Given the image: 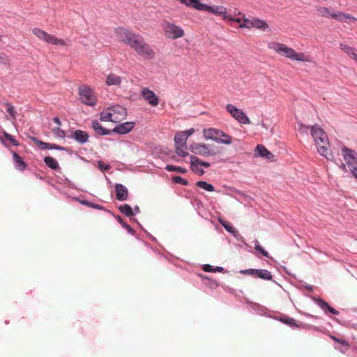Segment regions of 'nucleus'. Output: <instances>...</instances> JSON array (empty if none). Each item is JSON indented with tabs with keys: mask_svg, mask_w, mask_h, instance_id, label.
Instances as JSON below:
<instances>
[{
	"mask_svg": "<svg viewBox=\"0 0 357 357\" xmlns=\"http://www.w3.org/2000/svg\"><path fill=\"white\" fill-rule=\"evenodd\" d=\"M115 34L120 42L129 46L142 58L153 59L155 57V52L139 34L123 27L116 28Z\"/></svg>",
	"mask_w": 357,
	"mask_h": 357,
	"instance_id": "1",
	"label": "nucleus"
},
{
	"mask_svg": "<svg viewBox=\"0 0 357 357\" xmlns=\"http://www.w3.org/2000/svg\"><path fill=\"white\" fill-rule=\"evenodd\" d=\"M310 132L319 154L327 160H332L333 155L331 150L328 135L324 129L318 124H315L310 127Z\"/></svg>",
	"mask_w": 357,
	"mask_h": 357,
	"instance_id": "2",
	"label": "nucleus"
},
{
	"mask_svg": "<svg viewBox=\"0 0 357 357\" xmlns=\"http://www.w3.org/2000/svg\"><path fill=\"white\" fill-rule=\"evenodd\" d=\"M268 47L278 53L279 55L283 56L291 61L302 62L311 61V58L309 55L303 52H297L293 48L289 47L283 43L271 42L268 44Z\"/></svg>",
	"mask_w": 357,
	"mask_h": 357,
	"instance_id": "3",
	"label": "nucleus"
},
{
	"mask_svg": "<svg viewBox=\"0 0 357 357\" xmlns=\"http://www.w3.org/2000/svg\"><path fill=\"white\" fill-rule=\"evenodd\" d=\"M79 100L88 106H95L98 98L94 90L87 85H81L78 88Z\"/></svg>",
	"mask_w": 357,
	"mask_h": 357,
	"instance_id": "4",
	"label": "nucleus"
},
{
	"mask_svg": "<svg viewBox=\"0 0 357 357\" xmlns=\"http://www.w3.org/2000/svg\"><path fill=\"white\" fill-rule=\"evenodd\" d=\"M243 22L239 24V28L243 29H251L255 28L262 31H266L269 29L268 23L263 20L252 17L248 18L245 15H243Z\"/></svg>",
	"mask_w": 357,
	"mask_h": 357,
	"instance_id": "5",
	"label": "nucleus"
},
{
	"mask_svg": "<svg viewBox=\"0 0 357 357\" xmlns=\"http://www.w3.org/2000/svg\"><path fill=\"white\" fill-rule=\"evenodd\" d=\"M32 32L38 39L43 40L49 44L61 46L66 45V43L64 41V40L58 38L54 35H50L40 29L34 28L33 29Z\"/></svg>",
	"mask_w": 357,
	"mask_h": 357,
	"instance_id": "6",
	"label": "nucleus"
},
{
	"mask_svg": "<svg viewBox=\"0 0 357 357\" xmlns=\"http://www.w3.org/2000/svg\"><path fill=\"white\" fill-rule=\"evenodd\" d=\"M163 31L165 35L171 39H177L184 36V30L178 26L169 22H165L163 24Z\"/></svg>",
	"mask_w": 357,
	"mask_h": 357,
	"instance_id": "7",
	"label": "nucleus"
},
{
	"mask_svg": "<svg viewBox=\"0 0 357 357\" xmlns=\"http://www.w3.org/2000/svg\"><path fill=\"white\" fill-rule=\"evenodd\" d=\"M226 110L231 114V116L236 121L243 124H250L251 121L245 113L237 108L236 106L228 104L226 106Z\"/></svg>",
	"mask_w": 357,
	"mask_h": 357,
	"instance_id": "8",
	"label": "nucleus"
},
{
	"mask_svg": "<svg viewBox=\"0 0 357 357\" xmlns=\"http://www.w3.org/2000/svg\"><path fill=\"white\" fill-rule=\"evenodd\" d=\"M190 150L195 154L201 155L204 157L213 156L216 154L213 149L204 143H194L190 145Z\"/></svg>",
	"mask_w": 357,
	"mask_h": 357,
	"instance_id": "9",
	"label": "nucleus"
},
{
	"mask_svg": "<svg viewBox=\"0 0 357 357\" xmlns=\"http://www.w3.org/2000/svg\"><path fill=\"white\" fill-rule=\"evenodd\" d=\"M141 96L153 107H156L159 104V98L155 93L149 88H143L141 91Z\"/></svg>",
	"mask_w": 357,
	"mask_h": 357,
	"instance_id": "10",
	"label": "nucleus"
},
{
	"mask_svg": "<svg viewBox=\"0 0 357 357\" xmlns=\"http://www.w3.org/2000/svg\"><path fill=\"white\" fill-rule=\"evenodd\" d=\"M342 151L349 168L357 165V153L356 151L347 147H344Z\"/></svg>",
	"mask_w": 357,
	"mask_h": 357,
	"instance_id": "11",
	"label": "nucleus"
},
{
	"mask_svg": "<svg viewBox=\"0 0 357 357\" xmlns=\"http://www.w3.org/2000/svg\"><path fill=\"white\" fill-rule=\"evenodd\" d=\"M204 11L212 13L216 16H221L225 20V17L227 16V8L223 6H208L206 5Z\"/></svg>",
	"mask_w": 357,
	"mask_h": 357,
	"instance_id": "12",
	"label": "nucleus"
},
{
	"mask_svg": "<svg viewBox=\"0 0 357 357\" xmlns=\"http://www.w3.org/2000/svg\"><path fill=\"white\" fill-rule=\"evenodd\" d=\"M114 123H118L122 121L126 116L127 112L126 108L120 105L111 107Z\"/></svg>",
	"mask_w": 357,
	"mask_h": 357,
	"instance_id": "13",
	"label": "nucleus"
},
{
	"mask_svg": "<svg viewBox=\"0 0 357 357\" xmlns=\"http://www.w3.org/2000/svg\"><path fill=\"white\" fill-rule=\"evenodd\" d=\"M134 126V122H125L116 126L112 130V132H116L121 135L126 134L133 129Z\"/></svg>",
	"mask_w": 357,
	"mask_h": 357,
	"instance_id": "14",
	"label": "nucleus"
},
{
	"mask_svg": "<svg viewBox=\"0 0 357 357\" xmlns=\"http://www.w3.org/2000/svg\"><path fill=\"white\" fill-rule=\"evenodd\" d=\"M220 132V130L211 128L204 129L203 135L206 139H211L216 142H219Z\"/></svg>",
	"mask_w": 357,
	"mask_h": 357,
	"instance_id": "15",
	"label": "nucleus"
},
{
	"mask_svg": "<svg viewBox=\"0 0 357 357\" xmlns=\"http://www.w3.org/2000/svg\"><path fill=\"white\" fill-rule=\"evenodd\" d=\"M182 4L188 7L193 8L198 10L204 11L206 4L202 3L199 0H178Z\"/></svg>",
	"mask_w": 357,
	"mask_h": 357,
	"instance_id": "16",
	"label": "nucleus"
},
{
	"mask_svg": "<svg viewBox=\"0 0 357 357\" xmlns=\"http://www.w3.org/2000/svg\"><path fill=\"white\" fill-rule=\"evenodd\" d=\"M116 197L119 201H124L128 198L127 188L122 184H116L115 187Z\"/></svg>",
	"mask_w": 357,
	"mask_h": 357,
	"instance_id": "17",
	"label": "nucleus"
},
{
	"mask_svg": "<svg viewBox=\"0 0 357 357\" xmlns=\"http://www.w3.org/2000/svg\"><path fill=\"white\" fill-rule=\"evenodd\" d=\"M2 134L5 139H3V137L1 136H0V141L5 146L9 147L8 142L12 144L13 146H19V144H20L19 142L17 140H16L15 138L13 135L8 134L6 131H3Z\"/></svg>",
	"mask_w": 357,
	"mask_h": 357,
	"instance_id": "18",
	"label": "nucleus"
},
{
	"mask_svg": "<svg viewBox=\"0 0 357 357\" xmlns=\"http://www.w3.org/2000/svg\"><path fill=\"white\" fill-rule=\"evenodd\" d=\"M190 168L192 171L199 176L204 175L205 172L201 168V166L198 164V162H199V158H198L196 156L192 155L190 157Z\"/></svg>",
	"mask_w": 357,
	"mask_h": 357,
	"instance_id": "19",
	"label": "nucleus"
},
{
	"mask_svg": "<svg viewBox=\"0 0 357 357\" xmlns=\"http://www.w3.org/2000/svg\"><path fill=\"white\" fill-rule=\"evenodd\" d=\"M93 130L100 135H107L112 133V130H107L102 126V125L96 120H93L91 123Z\"/></svg>",
	"mask_w": 357,
	"mask_h": 357,
	"instance_id": "20",
	"label": "nucleus"
},
{
	"mask_svg": "<svg viewBox=\"0 0 357 357\" xmlns=\"http://www.w3.org/2000/svg\"><path fill=\"white\" fill-rule=\"evenodd\" d=\"M122 78L115 73L109 74L105 81V84L107 86H120Z\"/></svg>",
	"mask_w": 357,
	"mask_h": 357,
	"instance_id": "21",
	"label": "nucleus"
},
{
	"mask_svg": "<svg viewBox=\"0 0 357 357\" xmlns=\"http://www.w3.org/2000/svg\"><path fill=\"white\" fill-rule=\"evenodd\" d=\"M256 153L261 157L266 158L269 160H274V155L271 153L264 146L257 145L256 148Z\"/></svg>",
	"mask_w": 357,
	"mask_h": 357,
	"instance_id": "22",
	"label": "nucleus"
},
{
	"mask_svg": "<svg viewBox=\"0 0 357 357\" xmlns=\"http://www.w3.org/2000/svg\"><path fill=\"white\" fill-rule=\"evenodd\" d=\"M316 303L326 312H328L333 314H338L339 312L330 306L328 303L324 301V300L321 298H315L314 299Z\"/></svg>",
	"mask_w": 357,
	"mask_h": 357,
	"instance_id": "23",
	"label": "nucleus"
},
{
	"mask_svg": "<svg viewBox=\"0 0 357 357\" xmlns=\"http://www.w3.org/2000/svg\"><path fill=\"white\" fill-rule=\"evenodd\" d=\"M89 135L86 132L77 130L73 132V137L79 143L84 144L89 140Z\"/></svg>",
	"mask_w": 357,
	"mask_h": 357,
	"instance_id": "24",
	"label": "nucleus"
},
{
	"mask_svg": "<svg viewBox=\"0 0 357 357\" xmlns=\"http://www.w3.org/2000/svg\"><path fill=\"white\" fill-rule=\"evenodd\" d=\"M13 160L17 169L23 171L26 168V163L22 158L15 152L13 153Z\"/></svg>",
	"mask_w": 357,
	"mask_h": 357,
	"instance_id": "25",
	"label": "nucleus"
},
{
	"mask_svg": "<svg viewBox=\"0 0 357 357\" xmlns=\"http://www.w3.org/2000/svg\"><path fill=\"white\" fill-rule=\"evenodd\" d=\"M101 121H111L114 123L113 115L111 107L104 109L100 114Z\"/></svg>",
	"mask_w": 357,
	"mask_h": 357,
	"instance_id": "26",
	"label": "nucleus"
},
{
	"mask_svg": "<svg viewBox=\"0 0 357 357\" xmlns=\"http://www.w3.org/2000/svg\"><path fill=\"white\" fill-rule=\"evenodd\" d=\"M255 273V276L261 279L266 280H271L273 279V275L271 273L267 270L257 269Z\"/></svg>",
	"mask_w": 357,
	"mask_h": 357,
	"instance_id": "27",
	"label": "nucleus"
},
{
	"mask_svg": "<svg viewBox=\"0 0 357 357\" xmlns=\"http://www.w3.org/2000/svg\"><path fill=\"white\" fill-rule=\"evenodd\" d=\"M187 139L188 138L184 132H178L174 137L175 145H186Z\"/></svg>",
	"mask_w": 357,
	"mask_h": 357,
	"instance_id": "28",
	"label": "nucleus"
},
{
	"mask_svg": "<svg viewBox=\"0 0 357 357\" xmlns=\"http://www.w3.org/2000/svg\"><path fill=\"white\" fill-rule=\"evenodd\" d=\"M344 17L345 18V22L349 20L351 22H357V18L351 16V15L349 14H347V13H342V12H340L338 13H333L331 15V17L333 18V19H335V20H342L341 17Z\"/></svg>",
	"mask_w": 357,
	"mask_h": 357,
	"instance_id": "29",
	"label": "nucleus"
},
{
	"mask_svg": "<svg viewBox=\"0 0 357 357\" xmlns=\"http://www.w3.org/2000/svg\"><path fill=\"white\" fill-rule=\"evenodd\" d=\"M45 165L52 169H56L59 168L58 162L51 156H46L44 158Z\"/></svg>",
	"mask_w": 357,
	"mask_h": 357,
	"instance_id": "30",
	"label": "nucleus"
},
{
	"mask_svg": "<svg viewBox=\"0 0 357 357\" xmlns=\"http://www.w3.org/2000/svg\"><path fill=\"white\" fill-rule=\"evenodd\" d=\"M119 209L128 217H131L134 215L131 206L127 204L120 206Z\"/></svg>",
	"mask_w": 357,
	"mask_h": 357,
	"instance_id": "31",
	"label": "nucleus"
},
{
	"mask_svg": "<svg viewBox=\"0 0 357 357\" xmlns=\"http://www.w3.org/2000/svg\"><path fill=\"white\" fill-rule=\"evenodd\" d=\"M218 143L231 144L232 143V137L221 130L220 134V141Z\"/></svg>",
	"mask_w": 357,
	"mask_h": 357,
	"instance_id": "32",
	"label": "nucleus"
},
{
	"mask_svg": "<svg viewBox=\"0 0 357 357\" xmlns=\"http://www.w3.org/2000/svg\"><path fill=\"white\" fill-rule=\"evenodd\" d=\"M234 15L243 16V14L241 12L236 13V11H234ZM225 20H228L229 22H237V23H240V24H242L241 22H243V17H234L231 15H227V17H225Z\"/></svg>",
	"mask_w": 357,
	"mask_h": 357,
	"instance_id": "33",
	"label": "nucleus"
},
{
	"mask_svg": "<svg viewBox=\"0 0 357 357\" xmlns=\"http://www.w3.org/2000/svg\"><path fill=\"white\" fill-rule=\"evenodd\" d=\"M196 185L198 187H199L206 191H208V192H213L215 190L214 187L211 184L208 183L206 181H197Z\"/></svg>",
	"mask_w": 357,
	"mask_h": 357,
	"instance_id": "34",
	"label": "nucleus"
},
{
	"mask_svg": "<svg viewBox=\"0 0 357 357\" xmlns=\"http://www.w3.org/2000/svg\"><path fill=\"white\" fill-rule=\"evenodd\" d=\"M340 48L349 57L350 56H351V54H353L354 52L356 50L354 47H350L344 43H340Z\"/></svg>",
	"mask_w": 357,
	"mask_h": 357,
	"instance_id": "35",
	"label": "nucleus"
},
{
	"mask_svg": "<svg viewBox=\"0 0 357 357\" xmlns=\"http://www.w3.org/2000/svg\"><path fill=\"white\" fill-rule=\"evenodd\" d=\"M176 146V153L177 155L181 157H185L188 153L187 152V146L186 145H175Z\"/></svg>",
	"mask_w": 357,
	"mask_h": 357,
	"instance_id": "36",
	"label": "nucleus"
},
{
	"mask_svg": "<svg viewBox=\"0 0 357 357\" xmlns=\"http://www.w3.org/2000/svg\"><path fill=\"white\" fill-rule=\"evenodd\" d=\"M165 169L168 172H179V173H182V174H185V173L187 172L186 169L183 168L181 167H177V166L172 165H167Z\"/></svg>",
	"mask_w": 357,
	"mask_h": 357,
	"instance_id": "37",
	"label": "nucleus"
},
{
	"mask_svg": "<svg viewBox=\"0 0 357 357\" xmlns=\"http://www.w3.org/2000/svg\"><path fill=\"white\" fill-rule=\"evenodd\" d=\"M33 141L42 149H50L51 144L42 142L33 137Z\"/></svg>",
	"mask_w": 357,
	"mask_h": 357,
	"instance_id": "38",
	"label": "nucleus"
},
{
	"mask_svg": "<svg viewBox=\"0 0 357 357\" xmlns=\"http://www.w3.org/2000/svg\"><path fill=\"white\" fill-rule=\"evenodd\" d=\"M310 127L311 126H308L302 123H299L298 130L302 135H307L308 134V130H310Z\"/></svg>",
	"mask_w": 357,
	"mask_h": 357,
	"instance_id": "39",
	"label": "nucleus"
},
{
	"mask_svg": "<svg viewBox=\"0 0 357 357\" xmlns=\"http://www.w3.org/2000/svg\"><path fill=\"white\" fill-rule=\"evenodd\" d=\"M255 248L256 250H257L258 252H261L263 256L266 257H269V254L268 252L265 250L259 243L258 241L256 240L255 241Z\"/></svg>",
	"mask_w": 357,
	"mask_h": 357,
	"instance_id": "40",
	"label": "nucleus"
},
{
	"mask_svg": "<svg viewBox=\"0 0 357 357\" xmlns=\"http://www.w3.org/2000/svg\"><path fill=\"white\" fill-rule=\"evenodd\" d=\"M317 9L318 13L321 16L328 17L329 15L331 16V15H332V14L330 13V11H329L328 8H327L326 7L320 6V7H317Z\"/></svg>",
	"mask_w": 357,
	"mask_h": 357,
	"instance_id": "41",
	"label": "nucleus"
},
{
	"mask_svg": "<svg viewBox=\"0 0 357 357\" xmlns=\"http://www.w3.org/2000/svg\"><path fill=\"white\" fill-rule=\"evenodd\" d=\"M117 220L119 221V222L124 227L127 229V231L130 233V234H133L134 233V230L130 226L128 225V224H126V222H123V220H122V218L120 217V216H117L116 218Z\"/></svg>",
	"mask_w": 357,
	"mask_h": 357,
	"instance_id": "42",
	"label": "nucleus"
},
{
	"mask_svg": "<svg viewBox=\"0 0 357 357\" xmlns=\"http://www.w3.org/2000/svg\"><path fill=\"white\" fill-rule=\"evenodd\" d=\"M52 132L60 138H64L66 136L65 132L61 129L60 126H57L52 129Z\"/></svg>",
	"mask_w": 357,
	"mask_h": 357,
	"instance_id": "43",
	"label": "nucleus"
},
{
	"mask_svg": "<svg viewBox=\"0 0 357 357\" xmlns=\"http://www.w3.org/2000/svg\"><path fill=\"white\" fill-rule=\"evenodd\" d=\"M10 59L5 54H0V64L9 65Z\"/></svg>",
	"mask_w": 357,
	"mask_h": 357,
	"instance_id": "44",
	"label": "nucleus"
},
{
	"mask_svg": "<svg viewBox=\"0 0 357 357\" xmlns=\"http://www.w3.org/2000/svg\"><path fill=\"white\" fill-rule=\"evenodd\" d=\"M173 181L176 183H180L183 185H188V181L184 178H183L180 176H175L172 178Z\"/></svg>",
	"mask_w": 357,
	"mask_h": 357,
	"instance_id": "45",
	"label": "nucleus"
},
{
	"mask_svg": "<svg viewBox=\"0 0 357 357\" xmlns=\"http://www.w3.org/2000/svg\"><path fill=\"white\" fill-rule=\"evenodd\" d=\"M6 106H7V112L10 114L12 119L15 120L16 112L15 111V108L8 103L6 104Z\"/></svg>",
	"mask_w": 357,
	"mask_h": 357,
	"instance_id": "46",
	"label": "nucleus"
},
{
	"mask_svg": "<svg viewBox=\"0 0 357 357\" xmlns=\"http://www.w3.org/2000/svg\"><path fill=\"white\" fill-rule=\"evenodd\" d=\"M282 321L290 326H296L298 328L299 327V326L296 323V320L294 319L286 318V319H282Z\"/></svg>",
	"mask_w": 357,
	"mask_h": 357,
	"instance_id": "47",
	"label": "nucleus"
},
{
	"mask_svg": "<svg viewBox=\"0 0 357 357\" xmlns=\"http://www.w3.org/2000/svg\"><path fill=\"white\" fill-rule=\"evenodd\" d=\"M256 271H257V269H254V268L241 270V271H240V273H241L243 275H250L255 276Z\"/></svg>",
	"mask_w": 357,
	"mask_h": 357,
	"instance_id": "48",
	"label": "nucleus"
},
{
	"mask_svg": "<svg viewBox=\"0 0 357 357\" xmlns=\"http://www.w3.org/2000/svg\"><path fill=\"white\" fill-rule=\"evenodd\" d=\"M81 203L82 204H84V205H86L88 206H90L91 208H98V209H101L102 207L98 204H92L88 201H82Z\"/></svg>",
	"mask_w": 357,
	"mask_h": 357,
	"instance_id": "49",
	"label": "nucleus"
},
{
	"mask_svg": "<svg viewBox=\"0 0 357 357\" xmlns=\"http://www.w3.org/2000/svg\"><path fill=\"white\" fill-rule=\"evenodd\" d=\"M98 167L100 169H101L102 171H107L109 169V165H107V164H105L102 161H98Z\"/></svg>",
	"mask_w": 357,
	"mask_h": 357,
	"instance_id": "50",
	"label": "nucleus"
},
{
	"mask_svg": "<svg viewBox=\"0 0 357 357\" xmlns=\"http://www.w3.org/2000/svg\"><path fill=\"white\" fill-rule=\"evenodd\" d=\"M203 270L206 272H215V268H213L209 264L204 265L203 267Z\"/></svg>",
	"mask_w": 357,
	"mask_h": 357,
	"instance_id": "51",
	"label": "nucleus"
},
{
	"mask_svg": "<svg viewBox=\"0 0 357 357\" xmlns=\"http://www.w3.org/2000/svg\"><path fill=\"white\" fill-rule=\"evenodd\" d=\"M182 132H184L185 134V137L188 138L190 135H192L195 132L194 128H190L189 130L181 131Z\"/></svg>",
	"mask_w": 357,
	"mask_h": 357,
	"instance_id": "52",
	"label": "nucleus"
},
{
	"mask_svg": "<svg viewBox=\"0 0 357 357\" xmlns=\"http://www.w3.org/2000/svg\"><path fill=\"white\" fill-rule=\"evenodd\" d=\"M349 169L353 176L357 178V166H352V167Z\"/></svg>",
	"mask_w": 357,
	"mask_h": 357,
	"instance_id": "53",
	"label": "nucleus"
},
{
	"mask_svg": "<svg viewBox=\"0 0 357 357\" xmlns=\"http://www.w3.org/2000/svg\"><path fill=\"white\" fill-rule=\"evenodd\" d=\"M198 164L202 167H210V163L209 162H203L200 159H199V162H198Z\"/></svg>",
	"mask_w": 357,
	"mask_h": 357,
	"instance_id": "54",
	"label": "nucleus"
},
{
	"mask_svg": "<svg viewBox=\"0 0 357 357\" xmlns=\"http://www.w3.org/2000/svg\"><path fill=\"white\" fill-rule=\"evenodd\" d=\"M218 221L221 224L222 226L224 227L225 229H227V225L229 224L227 221L224 220L222 218H219L218 219Z\"/></svg>",
	"mask_w": 357,
	"mask_h": 357,
	"instance_id": "55",
	"label": "nucleus"
},
{
	"mask_svg": "<svg viewBox=\"0 0 357 357\" xmlns=\"http://www.w3.org/2000/svg\"><path fill=\"white\" fill-rule=\"evenodd\" d=\"M350 58L357 62V50H356Z\"/></svg>",
	"mask_w": 357,
	"mask_h": 357,
	"instance_id": "56",
	"label": "nucleus"
},
{
	"mask_svg": "<svg viewBox=\"0 0 357 357\" xmlns=\"http://www.w3.org/2000/svg\"><path fill=\"white\" fill-rule=\"evenodd\" d=\"M226 227H227V229H226L227 231H229V232H230V233H233V232H234V227H233L231 225H230L229 224H228Z\"/></svg>",
	"mask_w": 357,
	"mask_h": 357,
	"instance_id": "57",
	"label": "nucleus"
},
{
	"mask_svg": "<svg viewBox=\"0 0 357 357\" xmlns=\"http://www.w3.org/2000/svg\"><path fill=\"white\" fill-rule=\"evenodd\" d=\"M338 342V343H340V344H342V345H343V346L347 347H349V344H348V342H347L346 340H344L340 339L339 342Z\"/></svg>",
	"mask_w": 357,
	"mask_h": 357,
	"instance_id": "58",
	"label": "nucleus"
},
{
	"mask_svg": "<svg viewBox=\"0 0 357 357\" xmlns=\"http://www.w3.org/2000/svg\"><path fill=\"white\" fill-rule=\"evenodd\" d=\"M50 149H59V150H61V149H63V148L56 145V144H51V147H50Z\"/></svg>",
	"mask_w": 357,
	"mask_h": 357,
	"instance_id": "59",
	"label": "nucleus"
},
{
	"mask_svg": "<svg viewBox=\"0 0 357 357\" xmlns=\"http://www.w3.org/2000/svg\"><path fill=\"white\" fill-rule=\"evenodd\" d=\"M53 121L57 125V126H61V121L58 117H54Z\"/></svg>",
	"mask_w": 357,
	"mask_h": 357,
	"instance_id": "60",
	"label": "nucleus"
},
{
	"mask_svg": "<svg viewBox=\"0 0 357 357\" xmlns=\"http://www.w3.org/2000/svg\"><path fill=\"white\" fill-rule=\"evenodd\" d=\"M340 168L344 172L347 171V167L344 163H342V165H340Z\"/></svg>",
	"mask_w": 357,
	"mask_h": 357,
	"instance_id": "61",
	"label": "nucleus"
},
{
	"mask_svg": "<svg viewBox=\"0 0 357 357\" xmlns=\"http://www.w3.org/2000/svg\"><path fill=\"white\" fill-rule=\"evenodd\" d=\"M330 337H331V338L332 340H333L334 341H335V342H339V340H340V339H339V338H337L336 337H335V336H333V335H331Z\"/></svg>",
	"mask_w": 357,
	"mask_h": 357,
	"instance_id": "62",
	"label": "nucleus"
},
{
	"mask_svg": "<svg viewBox=\"0 0 357 357\" xmlns=\"http://www.w3.org/2000/svg\"><path fill=\"white\" fill-rule=\"evenodd\" d=\"M222 271H223L222 267H217L216 268H215V271L222 272Z\"/></svg>",
	"mask_w": 357,
	"mask_h": 357,
	"instance_id": "63",
	"label": "nucleus"
},
{
	"mask_svg": "<svg viewBox=\"0 0 357 357\" xmlns=\"http://www.w3.org/2000/svg\"><path fill=\"white\" fill-rule=\"evenodd\" d=\"M341 18H342V20H338V21H341V22H345V18H344V17H343V16H342Z\"/></svg>",
	"mask_w": 357,
	"mask_h": 357,
	"instance_id": "64",
	"label": "nucleus"
}]
</instances>
